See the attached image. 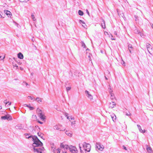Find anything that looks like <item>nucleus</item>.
<instances>
[{
    "instance_id": "nucleus-34",
    "label": "nucleus",
    "mask_w": 153,
    "mask_h": 153,
    "mask_svg": "<svg viewBox=\"0 0 153 153\" xmlns=\"http://www.w3.org/2000/svg\"><path fill=\"white\" fill-rule=\"evenodd\" d=\"M8 101H7V100H4V102L6 104H7V102Z\"/></svg>"
},
{
    "instance_id": "nucleus-36",
    "label": "nucleus",
    "mask_w": 153,
    "mask_h": 153,
    "mask_svg": "<svg viewBox=\"0 0 153 153\" xmlns=\"http://www.w3.org/2000/svg\"><path fill=\"white\" fill-rule=\"evenodd\" d=\"M28 97L29 98V99H30L31 100H32L33 99L32 97L31 96H28Z\"/></svg>"
},
{
    "instance_id": "nucleus-51",
    "label": "nucleus",
    "mask_w": 153,
    "mask_h": 153,
    "mask_svg": "<svg viewBox=\"0 0 153 153\" xmlns=\"http://www.w3.org/2000/svg\"><path fill=\"white\" fill-rule=\"evenodd\" d=\"M129 51H130V52L131 53V51L130 50H129Z\"/></svg>"
},
{
    "instance_id": "nucleus-15",
    "label": "nucleus",
    "mask_w": 153,
    "mask_h": 153,
    "mask_svg": "<svg viewBox=\"0 0 153 153\" xmlns=\"http://www.w3.org/2000/svg\"><path fill=\"white\" fill-rule=\"evenodd\" d=\"M147 146V151L149 153H152V150L151 149V148L150 147H149Z\"/></svg>"
},
{
    "instance_id": "nucleus-26",
    "label": "nucleus",
    "mask_w": 153,
    "mask_h": 153,
    "mask_svg": "<svg viewBox=\"0 0 153 153\" xmlns=\"http://www.w3.org/2000/svg\"><path fill=\"white\" fill-rule=\"evenodd\" d=\"M61 150H62L61 149H59V148H58L56 149V152L57 153H60L61 152Z\"/></svg>"
},
{
    "instance_id": "nucleus-27",
    "label": "nucleus",
    "mask_w": 153,
    "mask_h": 153,
    "mask_svg": "<svg viewBox=\"0 0 153 153\" xmlns=\"http://www.w3.org/2000/svg\"><path fill=\"white\" fill-rule=\"evenodd\" d=\"M66 134L68 136H71V133H69L67 131L66 132Z\"/></svg>"
},
{
    "instance_id": "nucleus-46",
    "label": "nucleus",
    "mask_w": 153,
    "mask_h": 153,
    "mask_svg": "<svg viewBox=\"0 0 153 153\" xmlns=\"http://www.w3.org/2000/svg\"><path fill=\"white\" fill-rule=\"evenodd\" d=\"M87 13H88V14H89V12H88V11L87 10Z\"/></svg>"
},
{
    "instance_id": "nucleus-19",
    "label": "nucleus",
    "mask_w": 153,
    "mask_h": 153,
    "mask_svg": "<svg viewBox=\"0 0 153 153\" xmlns=\"http://www.w3.org/2000/svg\"><path fill=\"white\" fill-rule=\"evenodd\" d=\"M25 106H27V107H28V108H29L30 109V110H33L34 109V108H33V107L30 106L29 105L25 104Z\"/></svg>"
},
{
    "instance_id": "nucleus-45",
    "label": "nucleus",
    "mask_w": 153,
    "mask_h": 153,
    "mask_svg": "<svg viewBox=\"0 0 153 153\" xmlns=\"http://www.w3.org/2000/svg\"><path fill=\"white\" fill-rule=\"evenodd\" d=\"M24 83H25V84L26 85H28L27 83H26V82H24Z\"/></svg>"
},
{
    "instance_id": "nucleus-29",
    "label": "nucleus",
    "mask_w": 153,
    "mask_h": 153,
    "mask_svg": "<svg viewBox=\"0 0 153 153\" xmlns=\"http://www.w3.org/2000/svg\"><path fill=\"white\" fill-rule=\"evenodd\" d=\"M32 17V19H33V21H35L36 20V19L35 18L34 16L32 14L31 15Z\"/></svg>"
},
{
    "instance_id": "nucleus-23",
    "label": "nucleus",
    "mask_w": 153,
    "mask_h": 153,
    "mask_svg": "<svg viewBox=\"0 0 153 153\" xmlns=\"http://www.w3.org/2000/svg\"><path fill=\"white\" fill-rule=\"evenodd\" d=\"M109 92L110 94H111V93H113V91L111 89V86L110 85H109Z\"/></svg>"
},
{
    "instance_id": "nucleus-54",
    "label": "nucleus",
    "mask_w": 153,
    "mask_h": 153,
    "mask_svg": "<svg viewBox=\"0 0 153 153\" xmlns=\"http://www.w3.org/2000/svg\"><path fill=\"white\" fill-rule=\"evenodd\" d=\"M152 28H153V26H152Z\"/></svg>"
},
{
    "instance_id": "nucleus-52",
    "label": "nucleus",
    "mask_w": 153,
    "mask_h": 153,
    "mask_svg": "<svg viewBox=\"0 0 153 153\" xmlns=\"http://www.w3.org/2000/svg\"><path fill=\"white\" fill-rule=\"evenodd\" d=\"M31 137V136H30V137H29L28 138H29V137Z\"/></svg>"
},
{
    "instance_id": "nucleus-14",
    "label": "nucleus",
    "mask_w": 153,
    "mask_h": 153,
    "mask_svg": "<svg viewBox=\"0 0 153 153\" xmlns=\"http://www.w3.org/2000/svg\"><path fill=\"white\" fill-rule=\"evenodd\" d=\"M101 26L102 28L104 29L105 28V21L103 19H102L101 21Z\"/></svg>"
},
{
    "instance_id": "nucleus-47",
    "label": "nucleus",
    "mask_w": 153,
    "mask_h": 153,
    "mask_svg": "<svg viewBox=\"0 0 153 153\" xmlns=\"http://www.w3.org/2000/svg\"><path fill=\"white\" fill-rule=\"evenodd\" d=\"M2 109V106H1L0 105V109Z\"/></svg>"
},
{
    "instance_id": "nucleus-5",
    "label": "nucleus",
    "mask_w": 153,
    "mask_h": 153,
    "mask_svg": "<svg viewBox=\"0 0 153 153\" xmlns=\"http://www.w3.org/2000/svg\"><path fill=\"white\" fill-rule=\"evenodd\" d=\"M65 116L67 117V118L71 122L72 124H75V121L74 120V117L71 116L70 117H69L68 116V114L67 113H66L65 114Z\"/></svg>"
},
{
    "instance_id": "nucleus-21",
    "label": "nucleus",
    "mask_w": 153,
    "mask_h": 153,
    "mask_svg": "<svg viewBox=\"0 0 153 153\" xmlns=\"http://www.w3.org/2000/svg\"><path fill=\"white\" fill-rule=\"evenodd\" d=\"M111 118L112 119V120L113 121H114L116 119V116L114 114H112L111 115Z\"/></svg>"
},
{
    "instance_id": "nucleus-17",
    "label": "nucleus",
    "mask_w": 153,
    "mask_h": 153,
    "mask_svg": "<svg viewBox=\"0 0 153 153\" xmlns=\"http://www.w3.org/2000/svg\"><path fill=\"white\" fill-rule=\"evenodd\" d=\"M18 57L20 59H23V56L21 53H19L18 54Z\"/></svg>"
},
{
    "instance_id": "nucleus-11",
    "label": "nucleus",
    "mask_w": 153,
    "mask_h": 153,
    "mask_svg": "<svg viewBox=\"0 0 153 153\" xmlns=\"http://www.w3.org/2000/svg\"><path fill=\"white\" fill-rule=\"evenodd\" d=\"M68 145H65L63 143H61L60 144V147L62 149H68Z\"/></svg>"
},
{
    "instance_id": "nucleus-25",
    "label": "nucleus",
    "mask_w": 153,
    "mask_h": 153,
    "mask_svg": "<svg viewBox=\"0 0 153 153\" xmlns=\"http://www.w3.org/2000/svg\"><path fill=\"white\" fill-rule=\"evenodd\" d=\"M146 48H149L150 47H151V45L149 43H146Z\"/></svg>"
},
{
    "instance_id": "nucleus-13",
    "label": "nucleus",
    "mask_w": 153,
    "mask_h": 153,
    "mask_svg": "<svg viewBox=\"0 0 153 153\" xmlns=\"http://www.w3.org/2000/svg\"><path fill=\"white\" fill-rule=\"evenodd\" d=\"M4 13L9 17L11 16V13L10 11L7 10H4Z\"/></svg>"
},
{
    "instance_id": "nucleus-4",
    "label": "nucleus",
    "mask_w": 153,
    "mask_h": 153,
    "mask_svg": "<svg viewBox=\"0 0 153 153\" xmlns=\"http://www.w3.org/2000/svg\"><path fill=\"white\" fill-rule=\"evenodd\" d=\"M68 149L72 153H77L78 150L76 146L72 145L69 146Z\"/></svg>"
},
{
    "instance_id": "nucleus-42",
    "label": "nucleus",
    "mask_w": 153,
    "mask_h": 153,
    "mask_svg": "<svg viewBox=\"0 0 153 153\" xmlns=\"http://www.w3.org/2000/svg\"><path fill=\"white\" fill-rule=\"evenodd\" d=\"M122 61H123V65H124L125 66V62H124L123 60H122Z\"/></svg>"
},
{
    "instance_id": "nucleus-39",
    "label": "nucleus",
    "mask_w": 153,
    "mask_h": 153,
    "mask_svg": "<svg viewBox=\"0 0 153 153\" xmlns=\"http://www.w3.org/2000/svg\"><path fill=\"white\" fill-rule=\"evenodd\" d=\"M38 122L39 123L41 124H42L43 123L42 122H41L40 121H38Z\"/></svg>"
},
{
    "instance_id": "nucleus-10",
    "label": "nucleus",
    "mask_w": 153,
    "mask_h": 153,
    "mask_svg": "<svg viewBox=\"0 0 153 153\" xmlns=\"http://www.w3.org/2000/svg\"><path fill=\"white\" fill-rule=\"evenodd\" d=\"M85 93L87 94V95L88 97L90 100L93 99V96L88 91H85Z\"/></svg>"
},
{
    "instance_id": "nucleus-28",
    "label": "nucleus",
    "mask_w": 153,
    "mask_h": 153,
    "mask_svg": "<svg viewBox=\"0 0 153 153\" xmlns=\"http://www.w3.org/2000/svg\"><path fill=\"white\" fill-rule=\"evenodd\" d=\"M5 57V55H4L3 57H2L1 56H0V59L1 60L2 59H4Z\"/></svg>"
},
{
    "instance_id": "nucleus-49",
    "label": "nucleus",
    "mask_w": 153,
    "mask_h": 153,
    "mask_svg": "<svg viewBox=\"0 0 153 153\" xmlns=\"http://www.w3.org/2000/svg\"><path fill=\"white\" fill-rule=\"evenodd\" d=\"M105 79H107V80L108 79H107V78L106 77H105Z\"/></svg>"
},
{
    "instance_id": "nucleus-3",
    "label": "nucleus",
    "mask_w": 153,
    "mask_h": 153,
    "mask_svg": "<svg viewBox=\"0 0 153 153\" xmlns=\"http://www.w3.org/2000/svg\"><path fill=\"white\" fill-rule=\"evenodd\" d=\"M36 111L37 112L38 114V115L42 120H44L45 119V117L44 115V114L40 109L38 108Z\"/></svg>"
},
{
    "instance_id": "nucleus-1",
    "label": "nucleus",
    "mask_w": 153,
    "mask_h": 153,
    "mask_svg": "<svg viewBox=\"0 0 153 153\" xmlns=\"http://www.w3.org/2000/svg\"><path fill=\"white\" fill-rule=\"evenodd\" d=\"M79 147L81 153H86V152H90L91 146L90 144L85 143L83 144L82 147L79 146Z\"/></svg>"
},
{
    "instance_id": "nucleus-38",
    "label": "nucleus",
    "mask_w": 153,
    "mask_h": 153,
    "mask_svg": "<svg viewBox=\"0 0 153 153\" xmlns=\"http://www.w3.org/2000/svg\"><path fill=\"white\" fill-rule=\"evenodd\" d=\"M33 117H34V118H37V117L35 115H33Z\"/></svg>"
},
{
    "instance_id": "nucleus-48",
    "label": "nucleus",
    "mask_w": 153,
    "mask_h": 153,
    "mask_svg": "<svg viewBox=\"0 0 153 153\" xmlns=\"http://www.w3.org/2000/svg\"><path fill=\"white\" fill-rule=\"evenodd\" d=\"M88 50H89V49H88V48H87V49H86V51H87Z\"/></svg>"
},
{
    "instance_id": "nucleus-32",
    "label": "nucleus",
    "mask_w": 153,
    "mask_h": 153,
    "mask_svg": "<svg viewBox=\"0 0 153 153\" xmlns=\"http://www.w3.org/2000/svg\"><path fill=\"white\" fill-rule=\"evenodd\" d=\"M66 88V90H67V91H68L71 89V87H67Z\"/></svg>"
},
{
    "instance_id": "nucleus-8",
    "label": "nucleus",
    "mask_w": 153,
    "mask_h": 153,
    "mask_svg": "<svg viewBox=\"0 0 153 153\" xmlns=\"http://www.w3.org/2000/svg\"><path fill=\"white\" fill-rule=\"evenodd\" d=\"M115 103L114 102H111L110 103L108 107L109 109H112L115 107Z\"/></svg>"
},
{
    "instance_id": "nucleus-2",
    "label": "nucleus",
    "mask_w": 153,
    "mask_h": 153,
    "mask_svg": "<svg viewBox=\"0 0 153 153\" xmlns=\"http://www.w3.org/2000/svg\"><path fill=\"white\" fill-rule=\"evenodd\" d=\"M33 141L34 143H33V146L38 147L43 145V143L37 138L36 137L34 136L33 137Z\"/></svg>"
},
{
    "instance_id": "nucleus-24",
    "label": "nucleus",
    "mask_w": 153,
    "mask_h": 153,
    "mask_svg": "<svg viewBox=\"0 0 153 153\" xmlns=\"http://www.w3.org/2000/svg\"><path fill=\"white\" fill-rule=\"evenodd\" d=\"M36 100H37L38 102H41L42 101V99L38 97L36 98Z\"/></svg>"
},
{
    "instance_id": "nucleus-33",
    "label": "nucleus",
    "mask_w": 153,
    "mask_h": 153,
    "mask_svg": "<svg viewBox=\"0 0 153 153\" xmlns=\"http://www.w3.org/2000/svg\"><path fill=\"white\" fill-rule=\"evenodd\" d=\"M128 48H132V46L131 45V44H129L128 45Z\"/></svg>"
},
{
    "instance_id": "nucleus-31",
    "label": "nucleus",
    "mask_w": 153,
    "mask_h": 153,
    "mask_svg": "<svg viewBox=\"0 0 153 153\" xmlns=\"http://www.w3.org/2000/svg\"><path fill=\"white\" fill-rule=\"evenodd\" d=\"M29 0H20V1L21 2H26L28 1Z\"/></svg>"
},
{
    "instance_id": "nucleus-50",
    "label": "nucleus",
    "mask_w": 153,
    "mask_h": 153,
    "mask_svg": "<svg viewBox=\"0 0 153 153\" xmlns=\"http://www.w3.org/2000/svg\"><path fill=\"white\" fill-rule=\"evenodd\" d=\"M20 69H21V70H23V68H20Z\"/></svg>"
},
{
    "instance_id": "nucleus-35",
    "label": "nucleus",
    "mask_w": 153,
    "mask_h": 153,
    "mask_svg": "<svg viewBox=\"0 0 153 153\" xmlns=\"http://www.w3.org/2000/svg\"><path fill=\"white\" fill-rule=\"evenodd\" d=\"M123 149H125L126 150H127V149H126V147L125 146H123Z\"/></svg>"
},
{
    "instance_id": "nucleus-22",
    "label": "nucleus",
    "mask_w": 153,
    "mask_h": 153,
    "mask_svg": "<svg viewBox=\"0 0 153 153\" xmlns=\"http://www.w3.org/2000/svg\"><path fill=\"white\" fill-rule=\"evenodd\" d=\"M78 13L79 14L80 16H82L83 15V12L81 11V10H79L78 11Z\"/></svg>"
},
{
    "instance_id": "nucleus-12",
    "label": "nucleus",
    "mask_w": 153,
    "mask_h": 153,
    "mask_svg": "<svg viewBox=\"0 0 153 153\" xmlns=\"http://www.w3.org/2000/svg\"><path fill=\"white\" fill-rule=\"evenodd\" d=\"M79 23L82 24V26L85 28H86L87 27V25H86L85 23L82 21L79 20Z\"/></svg>"
},
{
    "instance_id": "nucleus-41",
    "label": "nucleus",
    "mask_w": 153,
    "mask_h": 153,
    "mask_svg": "<svg viewBox=\"0 0 153 153\" xmlns=\"http://www.w3.org/2000/svg\"><path fill=\"white\" fill-rule=\"evenodd\" d=\"M62 152L61 153H66V152L65 151H63V150H62Z\"/></svg>"
},
{
    "instance_id": "nucleus-7",
    "label": "nucleus",
    "mask_w": 153,
    "mask_h": 153,
    "mask_svg": "<svg viewBox=\"0 0 153 153\" xmlns=\"http://www.w3.org/2000/svg\"><path fill=\"white\" fill-rule=\"evenodd\" d=\"M34 152H37V153H42V152L44 148L42 149L39 148L35 149V148H33Z\"/></svg>"
},
{
    "instance_id": "nucleus-55",
    "label": "nucleus",
    "mask_w": 153,
    "mask_h": 153,
    "mask_svg": "<svg viewBox=\"0 0 153 153\" xmlns=\"http://www.w3.org/2000/svg\"><path fill=\"white\" fill-rule=\"evenodd\" d=\"M152 28H153V26H152Z\"/></svg>"
},
{
    "instance_id": "nucleus-43",
    "label": "nucleus",
    "mask_w": 153,
    "mask_h": 153,
    "mask_svg": "<svg viewBox=\"0 0 153 153\" xmlns=\"http://www.w3.org/2000/svg\"><path fill=\"white\" fill-rule=\"evenodd\" d=\"M104 34H105L106 35V34H108V33L106 32H105Z\"/></svg>"
},
{
    "instance_id": "nucleus-18",
    "label": "nucleus",
    "mask_w": 153,
    "mask_h": 153,
    "mask_svg": "<svg viewBox=\"0 0 153 153\" xmlns=\"http://www.w3.org/2000/svg\"><path fill=\"white\" fill-rule=\"evenodd\" d=\"M137 126L138 128V129L141 132L143 133L145 132V130H142L140 126L139 125H137Z\"/></svg>"
},
{
    "instance_id": "nucleus-40",
    "label": "nucleus",
    "mask_w": 153,
    "mask_h": 153,
    "mask_svg": "<svg viewBox=\"0 0 153 153\" xmlns=\"http://www.w3.org/2000/svg\"><path fill=\"white\" fill-rule=\"evenodd\" d=\"M41 134H40V133L39 132H38V136H40V135H41Z\"/></svg>"
},
{
    "instance_id": "nucleus-53",
    "label": "nucleus",
    "mask_w": 153,
    "mask_h": 153,
    "mask_svg": "<svg viewBox=\"0 0 153 153\" xmlns=\"http://www.w3.org/2000/svg\"><path fill=\"white\" fill-rule=\"evenodd\" d=\"M152 28H153V26H152Z\"/></svg>"
},
{
    "instance_id": "nucleus-6",
    "label": "nucleus",
    "mask_w": 153,
    "mask_h": 153,
    "mask_svg": "<svg viewBox=\"0 0 153 153\" xmlns=\"http://www.w3.org/2000/svg\"><path fill=\"white\" fill-rule=\"evenodd\" d=\"M96 147L99 150L102 151L104 149V147L102 145H101L100 143H97L96 144Z\"/></svg>"
},
{
    "instance_id": "nucleus-9",
    "label": "nucleus",
    "mask_w": 153,
    "mask_h": 153,
    "mask_svg": "<svg viewBox=\"0 0 153 153\" xmlns=\"http://www.w3.org/2000/svg\"><path fill=\"white\" fill-rule=\"evenodd\" d=\"M1 118L4 120L7 119L8 120H10L12 119V117L11 116L7 115L1 117Z\"/></svg>"
},
{
    "instance_id": "nucleus-44",
    "label": "nucleus",
    "mask_w": 153,
    "mask_h": 153,
    "mask_svg": "<svg viewBox=\"0 0 153 153\" xmlns=\"http://www.w3.org/2000/svg\"><path fill=\"white\" fill-rule=\"evenodd\" d=\"M40 137L42 138V137H43V135L42 134H41V135H40Z\"/></svg>"
},
{
    "instance_id": "nucleus-37",
    "label": "nucleus",
    "mask_w": 153,
    "mask_h": 153,
    "mask_svg": "<svg viewBox=\"0 0 153 153\" xmlns=\"http://www.w3.org/2000/svg\"><path fill=\"white\" fill-rule=\"evenodd\" d=\"M7 103H8V105H11V102L8 101L7 102Z\"/></svg>"
},
{
    "instance_id": "nucleus-30",
    "label": "nucleus",
    "mask_w": 153,
    "mask_h": 153,
    "mask_svg": "<svg viewBox=\"0 0 153 153\" xmlns=\"http://www.w3.org/2000/svg\"><path fill=\"white\" fill-rule=\"evenodd\" d=\"M82 47H83V48H85L86 47V46H85V44L83 42H82Z\"/></svg>"
},
{
    "instance_id": "nucleus-20",
    "label": "nucleus",
    "mask_w": 153,
    "mask_h": 153,
    "mask_svg": "<svg viewBox=\"0 0 153 153\" xmlns=\"http://www.w3.org/2000/svg\"><path fill=\"white\" fill-rule=\"evenodd\" d=\"M110 94V98L111 99L113 100L115 98V97L114 94L113 93H111V94Z\"/></svg>"
},
{
    "instance_id": "nucleus-16",
    "label": "nucleus",
    "mask_w": 153,
    "mask_h": 153,
    "mask_svg": "<svg viewBox=\"0 0 153 153\" xmlns=\"http://www.w3.org/2000/svg\"><path fill=\"white\" fill-rule=\"evenodd\" d=\"M118 14L120 17L123 18L124 19V18H125V17L124 16V14L123 13L121 12H119L118 13Z\"/></svg>"
}]
</instances>
